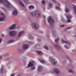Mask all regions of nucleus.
Listing matches in <instances>:
<instances>
[{"instance_id":"e433bc0d","label":"nucleus","mask_w":76,"mask_h":76,"mask_svg":"<svg viewBox=\"0 0 76 76\" xmlns=\"http://www.w3.org/2000/svg\"><path fill=\"white\" fill-rule=\"evenodd\" d=\"M1 42H2V39H0V44L1 43Z\"/></svg>"},{"instance_id":"c9c22d12","label":"nucleus","mask_w":76,"mask_h":76,"mask_svg":"<svg viewBox=\"0 0 76 76\" xmlns=\"http://www.w3.org/2000/svg\"><path fill=\"white\" fill-rule=\"evenodd\" d=\"M52 6H53V4H49L50 7H52Z\"/></svg>"},{"instance_id":"423d86ee","label":"nucleus","mask_w":76,"mask_h":76,"mask_svg":"<svg viewBox=\"0 0 76 76\" xmlns=\"http://www.w3.org/2000/svg\"><path fill=\"white\" fill-rule=\"evenodd\" d=\"M16 34V32L15 31H10L9 32V35L11 37L14 36Z\"/></svg>"},{"instance_id":"79ce46f5","label":"nucleus","mask_w":76,"mask_h":76,"mask_svg":"<svg viewBox=\"0 0 76 76\" xmlns=\"http://www.w3.org/2000/svg\"><path fill=\"white\" fill-rule=\"evenodd\" d=\"M3 58V56H0V59H1Z\"/></svg>"},{"instance_id":"cd10ccee","label":"nucleus","mask_w":76,"mask_h":76,"mask_svg":"<svg viewBox=\"0 0 76 76\" xmlns=\"http://www.w3.org/2000/svg\"><path fill=\"white\" fill-rule=\"evenodd\" d=\"M44 48H45V49H46L47 50H48V47H47V46H45L44 47Z\"/></svg>"},{"instance_id":"393cba45","label":"nucleus","mask_w":76,"mask_h":76,"mask_svg":"<svg viewBox=\"0 0 76 76\" xmlns=\"http://www.w3.org/2000/svg\"><path fill=\"white\" fill-rule=\"evenodd\" d=\"M43 24L44 25H47V23H46V22H45V20H44L43 21Z\"/></svg>"},{"instance_id":"4c0bfd02","label":"nucleus","mask_w":76,"mask_h":76,"mask_svg":"<svg viewBox=\"0 0 76 76\" xmlns=\"http://www.w3.org/2000/svg\"><path fill=\"white\" fill-rule=\"evenodd\" d=\"M48 19H52V18H51V17H49Z\"/></svg>"},{"instance_id":"a18cd8bd","label":"nucleus","mask_w":76,"mask_h":76,"mask_svg":"<svg viewBox=\"0 0 76 76\" xmlns=\"http://www.w3.org/2000/svg\"><path fill=\"white\" fill-rule=\"evenodd\" d=\"M38 41H41V39H39Z\"/></svg>"},{"instance_id":"09e8293b","label":"nucleus","mask_w":76,"mask_h":76,"mask_svg":"<svg viewBox=\"0 0 76 76\" xmlns=\"http://www.w3.org/2000/svg\"><path fill=\"white\" fill-rule=\"evenodd\" d=\"M53 36H54V33L53 34Z\"/></svg>"},{"instance_id":"f8f14e48","label":"nucleus","mask_w":76,"mask_h":76,"mask_svg":"<svg viewBox=\"0 0 76 76\" xmlns=\"http://www.w3.org/2000/svg\"><path fill=\"white\" fill-rule=\"evenodd\" d=\"M42 67L41 66H38V72H41V71H42Z\"/></svg>"},{"instance_id":"f704fd0d","label":"nucleus","mask_w":76,"mask_h":76,"mask_svg":"<svg viewBox=\"0 0 76 76\" xmlns=\"http://www.w3.org/2000/svg\"><path fill=\"white\" fill-rule=\"evenodd\" d=\"M58 40H59V39L58 38L55 40V41L57 42L58 41Z\"/></svg>"},{"instance_id":"dca6fc26","label":"nucleus","mask_w":76,"mask_h":76,"mask_svg":"<svg viewBox=\"0 0 76 76\" xmlns=\"http://www.w3.org/2000/svg\"><path fill=\"white\" fill-rule=\"evenodd\" d=\"M55 46L56 47V48H57V50H58V49H60V47L58 45V43H56V44L55 45Z\"/></svg>"},{"instance_id":"9b49d317","label":"nucleus","mask_w":76,"mask_h":76,"mask_svg":"<svg viewBox=\"0 0 76 76\" xmlns=\"http://www.w3.org/2000/svg\"><path fill=\"white\" fill-rule=\"evenodd\" d=\"M18 10H15L12 12V14L13 15H18Z\"/></svg>"},{"instance_id":"f03ea898","label":"nucleus","mask_w":76,"mask_h":76,"mask_svg":"<svg viewBox=\"0 0 76 76\" xmlns=\"http://www.w3.org/2000/svg\"><path fill=\"white\" fill-rule=\"evenodd\" d=\"M0 3H5L6 4H4V5L7 6V7H9L10 6V4L8 1L6 0H0Z\"/></svg>"},{"instance_id":"39448f33","label":"nucleus","mask_w":76,"mask_h":76,"mask_svg":"<svg viewBox=\"0 0 76 76\" xmlns=\"http://www.w3.org/2000/svg\"><path fill=\"white\" fill-rule=\"evenodd\" d=\"M49 58L50 60H51V59H52V63L53 64V65H55L57 64V61H56L55 59L53 58L52 57H49Z\"/></svg>"},{"instance_id":"1a4fd4ad","label":"nucleus","mask_w":76,"mask_h":76,"mask_svg":"<svg viewBox=\"0 0 76 76\" xmlns=\"http://www.w3.org/2000/svg\"><path fill=\"white\" fill-rule=\"evenodd\" d=\"M16 28V24H14L9 28L10 30H12Z\"/></svg>"},{"instance_id":"aec40b11","label":"nucleus","mask_w":76,"mask_h":76,"mask_svg":"<svg viewBox=\"0 0 76 76\" xmlns=\"http://www.w3.org/2000/svg\"><path fill=\"white\" fill-rule=\"evenodd\" d=\"M65 10L66 12L67 13L68 12H69V11H70V10H69L68 8H66L65 9Z\"/></svg>"},{"instance_id":"4be33fe9","label":"nucleus","mask_w":76,"mask_h":76,"mask_svg":"<svg viewBox=\"0 0 76 76\" xmlns=\"http://www.w3.org/2000/svg\"><path fill=\"white\" fill-rule=\"evenodd\" d=\"M3 70H4V69H3V67H2L0 69V71L1 72V73H3Z\"/></svg>"},{"instance_id":"20e7f679","label":"nucleus","mask_w":76,"mask_h":76,"mask_svg":"<svg viewBox=\"0 0 76 76\" xmlns=\"http://www.w3.org/2000/svg\"><path fill=\"white\" fill-rule=\"evenodd\" d=\"M32 26L33 28L34 29H38V24L36 23H33L32 24Z\"/></svg>"},{"instance_id":"ea45409f","label":"nucleus","mask_w":76,"mask_h":76,"mask_svg":"<svg viewBox=\"0 0 76 76\" xmlns=\"http://www.w3.org/2000/svg\"><path fill=\"white\" fill-rule=\"evenodd\" d=\"M1 15H2V16H4V14L2 12H1Z\"/></svg>"},{"instance_id":"de8ad7c7","label":"nucleus","mask_w":76,"mask_h":76,"mask_svg":"<svg viewBox=\"0 0 76 76\" xmlns=\"http://www.w3.org/2000/svg\"><path fill=\"white\" fill-rule=\"evenodd\" d=\"M50 73H54V72H53V71H51Z\"/></svg>"},{"instance_id":"c85d7f7f","label":"nucleus","mask_w":76,"mask_h":76,"mask_svg":"<svg viewBox=\"0 0 76 76\" xmlns=\"http://www.w3.org/2000/svg\"><path fill=\"white\" fill-rule=\"evenodd\" d=\"M31 70H35V67L34 66L31 68Z\"/></svg>"},{"instance_id":"864d4df0","label":"nucleus","mask_w":76,"mask_h":76,"mask_svg":"<svg viewBox=\"0 0 76 76\" xmlns=\"http://www.w3.org/2000/svg\"><path fill=\"white\" fill-rule=\"evenodd\" d=\"M75 37H76V34H75Z\"/></svg>"},{"instance_id":"58836bf2","label":"nucleus","mask_w":76,"mask_h":76,"mask_svg":"<svg viewBox=\"0 0 76 76\" xmlns=\"http://www.w3.org/2000/svg\"><path fill=\"white\" fill-rule=\"evenodd\" d=\"M65 26V25H61V27H64Z\"/></svg>"},{"instance_id":"7c9ffc66","label":"nucleus","mask_w":76,"mask_h":76,"mask_svg":"<svg viewBox=\"0 0 76 76\" xmlns=\"http://www.w3.org/2000/svg\"><path fill=\"white\" fill-rule=\"evenodd\" d=\"M42 3L43 4H45V1H42Z\"/></svg>"},{"instance_id":"a878e982","label":"nucleus","mask_w":76,"mask_h":76,"mask_svg":"<svg viewBox=\"0 0 76 76\" xmlns=\"http://www.w3.org/2000/svg\"><path fill=\"white\" fill-rule=\"evenodd\" d=\"M64 47L66 48L67 49H68L69 48V47H68V46L67 45H64Z\"/></svg>"},{"instance_id":"72a5a7b5","label":"nucleus","mask_w":76,"mask_h":76,"mask_svg":"<svg viewBox=\"0 0 76 76\" xmlns=\"http://www.w3.org/2000/svg\"><path fill=\"white\" fill-rule=\"evenodd\" d=\"M51 0L53 1V3H56V1L55 0Z\"/></svg>"},{"instance_id":"bb28decb","label":"nucleus","mask_w":76,"mask_h":76,"mask_svg":"<svg viewBox=\"0 0 76 76\" xmlns=\"http://www.w3.org/2000/svg\"><path fill=\"white\" fill-rule=\"evenodd\" d=\"M34 7L33 6L31 5L29 7V9H33Z\"/></svg>"},{"instance_id":"b1692460","label":"nucleus","mask_w":76,"mask_h":76,"mask_svg":"<svg viewBox=\"0 0 76 76\" xmlns=\"http://www.w3.org/2000/svg\"><path fill=\"white\" fill-rule=\"evenodd\" d=\"M14 42V40H10L9 42H8L9 43H11V42Z\"/></svg>"},{"instance_id":"2eb2a0df","label":"nucleus","mask_w":76,"mask_h":76,"mask_svg":"<svg viewBox=\"0 0 76 76\" xmlns=\"http://www.w3.org/2000/svg\"><path fill=\"white\" fill-rule=\"evenodd\" d=\"M62 42H64V43H66V44H68V45H70V43L69 42L65 41L63 39H62Z\"/></svg>"},{"instance_id":"9d476101","label":"nucleus","mask_w":76,"mask_h":76,"mask_svg":"<svg viewBox=\"0 0 76 76\" xmlns=\"http://www.w3.org/2000/svg\"><path fill=\"white\" fill-rule=\"evenodd\" d=\"M29 48V46L28 45H24L23 46L24 50H27Z\"/></svg>"},{"instance_id":"ddd939ff","label":"nucleus","mask_w":76,"mask_h":76,"mask_svg":"<svg viewBox=\"0 0 76 76\" xmlns=\"http://www.w3.org/2000/svg\"><path fill=\"white\" fill-rule=\"evenodd\" d=\"M17 2L18 3H19L22 7H24V5L21 2V1L20 0H19L18 1H17Z\"/></svg>"},{"instance_id":"6ab92c4d","label":"nucleus","mask_w":76,"mask_h":76,"mask_svg":"<svg viewBox=\"0 0 76 76\" xmlns=\"http://www.w3.org/2000/svg\"><path fill=\"white\" fill-rule=\"evenodd\" d=\"M72 16L68 15L67 16V19H72Z\"/></svg>"},{"instance_id":"2f4dec72","label":"nucleus","mask_w":76,"mask_h":76,"mask_svg":"<svg viewBox=\"0 0 76 76\" xmlns=\"http://www.w3.org/2000/svg\"><path fill=\"white\" fill-rule=\"evenodd\" d=\"M6 18V17L4 16L2 18H0V19H4Z\"/></svg>"},{"instance_id":"6e6552de","label":"nucleus","mask_w":76,"mask_h":76,"mask_svg":"<svg viewBox=\"0 0 76 76\" xmlns=\"http://www.w3.org/2000/svg\"><path fill=\"white\" fill-rule=\"evenodd\" d=\"M34 66V64L32 62H30L28 63V66H27L26 67L27 68H29V67H33Z\"/></svg>"},{"instance_id":"37998d69","label":"nucleus","mask_w":76,"mask_h":76,"mask_svg":"<svg viewBox=\"0 0 76 76\" xmlns=\"http://www.w3.org/2000/svg\"><path fill=\"white\" fill-rule=\"evenodd\" d=\"M11 76H15V74H12Z\"/></svg>"},{"instance_id":"473e14b6","label":"nucleus","mask_w":76,"mask_h":76,"mask_svg":"<svg viewBox=\"0 0 76 76\" xmlns=\"http://www.w3.org/2000/svg\"><path fill=\"white\" fill-rule=\"evenodd\" d=\"M56 9H57V10H60V7H56Z\"/></svg>"},{"instance_id":"a211bd4d","label":"nucleus","mask_w":76,"mask_h":76,"mask_svg":"<svg viewBox=\"0 0 76 76\" xmlns=\"http://www.w3.org/2000/svg\"><path fill=\"white\" fill-rule=\"evenodd\" d=\"M40 63H41L43 64H46V62H45V61L42 60H40Z\"/></svg>"},{"instance_id":"7ed1b4c3","label":"nucleus","mask_w":76,"mask_h":76,"mask_svg":"<svg viewBox=\"0 0 76 76\" xmlns=\"http://www.w3.org/2000/svg\"><path fill=\"white\" fill-rule=\"evenodd\" d=\"M48 22L51 26H54V21L53 19H48Z\"/></svg>"},{"instance_id":"0eeeda50","label":"nucleus","mask_w":76,"mask_h":76,"mask_svg":"<svg viewBox=\"0 0 76 76\" xmlns=\"http://www.w3.org/2000/svg\"><path fill=\"white\" fill-rule=\"evenodd\" d=\"M54 72L55 73L56 75H59L60 73V71L57 68H55L54 69Z\"/></svg>"},{"instance_id":"3c124183","label":"nucleus","mask_w":76,"mask_h":76,"mask_svg":"<svg viewBox=\"0 0 76 76\" xmlns=\"http://www.w3.org/2000/svg\"><path fill=\"white\" fill-rule=\"evenodd\" d=\"M17 76H20V75H18Z\"/></svg>"},{"instance_id":"5701e85b","label":"nucleus","mask_w":76,"mask_h":76,"mask_svg":"<svg viewBox=\"0 0 76 76\" xmlns=\"http://www.w3.org/2000/svg\"><path fill=\"white\" fill-rule=\"evenodd\" d=\"M6 20L5 19H0V22L6 21Z\"/></svg>"},{"instance_id":"603ef678","label":"nucleus","mask_w":76,"mask_h":76,"mask_svg":"<svg viewBox=\"0 0 76 76\" xmlns=\"http://www.w3.org/2000/svg\"><path fill=\"white\" fill-rule=\"evenodd\" d=\"M26 1H28V0H25Z\"/></svg>"},{"instance_id":"f3484780","label":"nucleus","mask_w":76,"mask_h":76,"mask_svg":"<svg viewBox=\"0 0 76 76\" xmlns=\"http://www.w3.org/2000/svg\"><path fill=\"white\" fill-rule=\"evenodd\" d=\"M37 53L39 55H42L43 54V53L41 51H37Z\"/></svg>"},{"instance_id":"c03bdc74","label":"nucleus","mask_w":76,"mask_h":76,"mask_svg":"<svg viewBox=\"0 0 76 76\" xmlns=\"http://www.w3.org/2000/svg\"><path fill=\"white\" fill-rule=\"evenodd\" d=\"M30 37V38H31L32 39H33V38L32 37V36H31L30 37Z\"/></svg>"},{"instance_id":"412c9836","label":"nucleus","mask_w":76,"mask_h":76,"mask_svg":"<svg viewBox=\"0 0 76 76\" xmlns=\"http://www.w3.org/2000/svg\"><path fill=\"white\" fill-rule=\"evenodd\" d=\"M71 22V20L70 19H68L67 21L66 22V23H70Z\"/></svg>"},{"instance_id":"4468645a","label":"nucleus","mask_w":76,"mask_h":76,"mask_svg":"<svg viewBox=\"0 0 76 76\" xmlns=\"http://www.w3.org/2000/svg\"><path fill=\"white\" fill-rule=\"evenodd\" d=\"M23 33H24V31H23L20 32L18 34V37L20 38V37L22 36V35L23 34Z\"/></svg>"},{"instance_id":"8fccbe9b","label":"nucleus","mask_w":76,"mask_h":76,"mask_svg":"<svg viewBox=\"0 0 76 76\" xmlns=\"http://www.w3.org/2000/svg\"><path fill=\"white\" fill-rule=\"evenodd\" d=\"M2 37H3V36H4V35L3 34H2Z\"/></svg>"},{"instance_id":"49530a36","label":"nucleus","mask_w":76,"mask_h":76,"mask_svg":"<svg viewBox=\"0 0 76 76\" xmlns=\"http://www.w3.org/2000/svg\"><path fill=\"white\" fill-rule=\"evenodd\" d=\"M70 28H71V27H69V28H67L68 29H70Z\"/></svg>"},{"instance_id":"a19ab883","label":"nucleus","mask_w":76,"mask_h":76,"mask_svg":"<svg viewBox=\"0 0 76 76\" xmlns=\"http://www.w3.org/2000/svg\"><path fill=\"white\" fill-rule=\"evenodd\" d=\"M29 21L30 22H32V20H29Z\"/></svg>"},{"instance_id":"c756f323","label":"nucleus","mask_w":76,"mask_h":76,"mask_svg":"<svg viewBox=\"0 0 76 76\" xmlns=\"http://www.w3.org/2000/svg\"><path fill=\"white\" fill-rule=\"evenodd\" d=\"M69 72L70 73H73V70H72V69H70L69 70Z\"/></svg>"},{"instance_id":"f257e3e1","label":"nucleus","mask_w":76,"mask_h":76,"mask_svg":"<svg viewBox=\"0 0 76 76\" xmlns=\"http://www.w3.org/2000/svg\"><path fill=\"white\" fill-rule=\"evenodd\" d=\"M31 14L33 17H40L41 16L40 12L38 10L34 12H32Z\"/></svg>"}]
</instances>
